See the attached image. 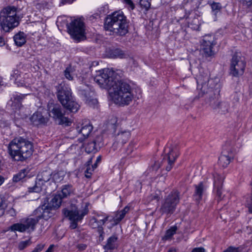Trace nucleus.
<instances>
[{
  "mask_svg": "<svg viewBox=\"0 0 252 252\" xmlns=\"http://www.w3.org/2000/svg\"><path fill=\"white\" fill-rule=\"evenodd\" d=\"M109 94L113 101L120 106L129 104L135 96L133 89L128 83L119 80L114 84Z\"/></svg>",
  "mask_w": 252,
  "mask_h": 252,
  "instance_id": "obj_1",
  "label": "nucleus"
},
{
  "mask_svg": "<svg viewBox=\"0 0 252 252\" xmlns=\"http://www.w3.org/2000/svg\"><path fill=\"white\" fill-rule=\"evenodd\" d=\"M8 153L11 158L17 161H23L30 157L33 153L31 142L22 137L13 139L7 146Z\"/></svg>",
  "mask_w": 252,
  "mask_h": 252,
  "instance_id": "obj_2",
  "label": "nucleus"
},
{
  "mask_svg": "<svg viewBox=\"0 0 252 252\" xmlns=\"http://www.w3.org/2000/svg\"><path fill=\"white\" fill-rule=\"evenodd\" d=\"M104 28L113 34L125 35L128 32V24L126 17L121 11H116L109 15L106 19Z\"/></svg>",
  "mask_w": 252,
  "mask_h": 252,
  "instance_id": "obj_3",
  "label": "nucleus"
},
{
  "mask_svg": "<svg viewBox=\"0 0 252 252\" xmlns=\"http://www.w3.org/2000/svg\"><path fill=\"white\" fill-rule=\"evenodd\" d=\"M17 9L14 6H8L0 11V24L5 32H9L19 25Z\"/></svg>",
  "mask_w": 252,
  "mask_h": 252,
  "instance_id": "obj_4",
  "label": "nucleus"
},
{
  "mask_svg": "<svg viewBox=\"0 0 252 252\" xmlns=\"http://www.w3.org/2000/svg\"><path fill=\"white\" fill-rule=\"evenodd\" d=\"M59 100L62 105L71 112L76 113L80 108V105L74 100L69 88L61 86L57 94Z\"/></svg>",
  "mask_w": 252,
  "mask_h": 252,
  "instance_id": "obj_5",
  "label": "nucleus"
},
{
  "mask_svg": "<svg viewBox=\"0 0 252 252\" xmlns=\"http://www.w3.org/2000/svg\"><path fill=\"white\" fill-rule=\"evenodd\" d=\"M118 79L115 77V72L109 68H104L97 71L94 81L102 88L108 91Z\"/></svg>",
  "mask_w": 252,
  "mask_h": 252,
  "instance_id": "obj_6",
  "label": "nucleus"
},
{
  "mask_svg": "<svg viewBox=\"0 0 252 252\" xmlns=\"http://www.w3.org/2000/svg\"><path fill=\"white\" fill-rule=\"evenodd\" d=\"M68 31L71 37L77 41L85 38L84 24L80 19L72 21L68 26Z\"/></svg>",
  "mask_w": 252,
  "mask_h": 252,
  "instance_id": "obj_7",
  "label": "nucleus"
},
{
  "mask_svg": "<svg viewBox=\"0 0 252 252\" xmlns=\"http://www.w3.org/2000/svg\"><path fill=\"white\" fill-rule=\"evenodd\" d=\"M88 210L85 208L84 210H80L76 208L72 209L70 210L67 209H64L63 213L65 217H68L70 220V227L72 229L77 228L78 222L81 221L83 217L87 214Z\"/></svg>",
  "mask_w": 252,
  "mask_h": 252,
  "instance_id": "obj_8",
  "label": "nucleus"
},
{
  "mask_svg": "<svg viewBox=\"0 0 252 252\" xmlns=\"http://www.w3.org/2000/svg\"><path fill=\"white\" fill-rule=\"evenodd\" d=\"M47 110L49 116L56 120L59 121V124L60 125L65 124L69 125L70 120L64 116V113L63 112L61 107L58 104H55L52 101L49 102L47 105Z\"/></svg>",
  "mask_w": 252,
  "mask_h": 252,
  "instance_id": "obj_9",
  "label": "nucleus"
},
{
  "mask_svg": "<svg viewBox=\"0 0 252 252\" xmlns=\"http://www.w3.org/2000/svg\"><path fill=\"white\" fill-rule=\"evenodd\" d=\"M246 67V63L242 57L238 54L233 55L231 60L230 74L234 77H239L243 74Z\"/></svg>",
  "mask_w": 252,
  "mask_h": 252,
  "instance_id": "obj_10",
  "label": "nucleus"
},
{
  "mask_svg": "<svg viewBox=\"0 0 252 252\" xmlns=\"http://www.w3.org/2000/svg\"><path fill=\"white\" fill-rule=\"evenodd\" d=\"M38 222V219L33 218H28L22 220L20 222L16 223L12 225L9 230L12 232L18 231L24 232L28 229H31L33 230L34 229L35 224Z\"/></svg>",
  "mask_w": 252,
  "mask_h": 252,
  "instance_id": "obj_11",
  "label": "nucleus"
},
{
  "mask_svg": "<svg viewBox=\"0 0 252 252\" xmlns=\"http://www.w3.org/2000/svg\"><path fill=\"white\" fill-rule=\"evenodd\" d=\"M179 194L177 191L171 192L165 199L162 204L160 211L162 213L172 214L174 211L177 204L179 203Z\"/></svg>",
  "mask_w": 252,
  "mask_h": 252,
  "instance_id": "obj_12",
  "label": "nucleus"
},
{
  "mask_svg": "<svg viewBox=\"0 0 252 252\" xmlns=\"http://www.w3.org/2000/svg\"><path fill=\"white\" fill-rule=\"evenodd\" d=\"M216 42L213 35H208L204 37L201 44V50L206 56H211L214 54V46Z\"/></svg>",
  "mask_w": 252,
  "mask_h": 252,
  "instance_id": "obj_13",
  "label": "nucleus"
},
{
  "mask_svg": "<svg viewBox=\"0 0 252 252\" xmlns=\"http://www.w3.org/2000/svg\"><path fill=\"white\" fill-rule=\"evenodd\" d=\"M76 129L78 135H80L78 139L82 142L89 135L93 129V126L88 121H83L78 123Z\"/></svg>",
  "mask_w": 252,
  "mask_h": 252,
  "instance_id": "obj_14",
  "label": "nucleus"
},
{
  "mask_svg": "<svg viewBox=\"0 0 252 252\" xmlns=\"http://www.w3.org/2000/svg\"><path fill=\"white\" fill-rule=\"evenodd\" d=\"M53 210H54L48 207V205L44 204L40 206L34 211V214L35 217L33 218L37 219L38 221L41 218L48 220L53 216Z\"/></svg>",
  "mask_w": 252,
  "mask_h": 252,
  "instance_id": "obj_15",
  "label": "nucleus"
},
{
  "mask_svg": "<svg viewBox=\"0 0 252 252\" xmlns=\"http://www.w3.org/2000/svg\"><path fill=\"white\" fill-rule=\"evenodd\" d=\"M234 153L230 147H223L222 154L219 158V163L223 167H226L233 158Z\"/></svg>",
  "mask_w": 252,
  "mask_h": 252,
  "instance_id": "obj_16",
  "label": "nucleus"
},
{
  "mask_svg": "<svg viewBox=\"0 0 252 252\" xmlns=\"http://www.w3.org/2000/svg\"><path fill=\"white\" fill-rule=\"evenodd\" d=\"M219 90L217 91V94L212 95L206 100L208 103L214 109H221L224 111L227 108V105L225 102H221L219 100Z\"/></svg>",
  "mask_w": 252,
  "mask_h": 252,
  "instance_id": "obj_17",
  "label": "nucleus"
},
{
  "mask_svg": "<svg viewBox=\"0 0 252 252\" xmlns=\"http://www.w3.org/2000/svg\"><path fill=\"white\" fill-rule=\"evenodd\" d=\"M129 211V207L126 206L123 210L115 213L112 216H110L109 222H110V225L108 227L110 228L118 224L124 219Z\"/></svg>",
  "mask_w": 252,
  "mask_h": 252,
  "instance_id": "obj_18",
  "label": "nucleus"
},
{
  "mask_svg": "<svg viewBox=\"0 0 252 252\" xmlns=\"http://www.w3.org/2000/svg\"><path fill=\"white\" fill-rule=\"evenodd\" d=\"M78 89L80 94L86 98V102L89 105L95 104L97 103L96 99L91 98L94 93L91 91V89L88 86H80Z\"/></svg>",
  "mask_w": 252,
  "mask_h": 252,
  "instance_id": "obj_19",
  "label": "nucleus"
},
{
  "mask_svg": "<svg viewBox=\"0 0 252 252\" xmlns=\"http://www.w3.org/2000/svg\"><path fill=\"white\" fill-rule=\"evenodd\" d=\"M64 75L66 79L69 81H72L75 77H78L79 82L85 80L88 76V74H84L83 76H77L75 68L71 66H68L64 71Z\"/></svg>",
  "mask_w": 252,
  "mask_h": 252,
  "instance_id": "obj_20",
  "label": "nucleus"
},
{
  "mask_svg": "<svg viewBox=\"0 0 252 252\" xmlns=\"http://www.w3.org/2000/svg\"><path fill=\"white\" fill-rule=\"evenodd\" d=\"M214 190L216 191L219 199H221V187L223 181V177L220 174L215 173L213 174Z\"/></svg>",
  "mask_w": 252,
  "mask_h": 252,
  "instance_id": "obj_21",
  "label": "nucleus"
},
{
  "mask_svg": "<svg viewBox=\"0 0 252 252\" xmlns=\"http://www.w3.org/2000/svg\"><path fill=\"white\" fill-rule=\"evenodd\" d=\"M194 187L193 198L196 202H199L202 200L207 187L203 182H200L198 184L195 185Z\"/></svg>",
  "mask_w": 252,
  "mask_h": 252,
  "instance_id": "obj_22",
  "label": "nucleus"
},
{
  "mask_svg": "<svg viewBox=\"0 0 252 252\" xmlns=\"http://www.w3.org/2000/svg\"><path fill=\"white\" fill-rule=\"evenodd\" d=\"M63 199L61 195L57 193L52 196L47 205L50 208L57 210L61 207Z\"/></svg>",
  "mask_w": 252,
  "mask_h": 252,
  "instance_id": "obj_23",
  "label": "nucleus"
},
{
  "mask_svg": "<svg viewBox=\"0 0 252 252\" xmlns=\"http://www.w3.org/2000/svg\"><path fill=\"white\" fill-rule=\"evenodd\" d=\"M30 121L33 125L38 126L46 123L48 122V119L44 118L40 112L37 111L30 117Z\"/></svg>",
  "mask_w": 252,
  "mask_h": 252,
  "instance_id": "obj_24",
  "label": "nucleus"
},
{
  "mask_svg": "<svg viewBox=\"0 0 252 252\" xmlns=\"http://www.w3.org/2000/svg\"><path fill=\"white\" fill-rule=\"evenodd\" d=\"M167 150H168L167 153L168 160H170V163L171 162H175L176 159L179 155L178 147L176 146H172L165 149V151H167Z\"/></svg>",
  "mask_w": 252,
  "mask_h": 252,
  "instance_id": "obj_25",
  "label": "nucleus"
},
{
  "mask_svg": "<svg viewBox=\"0 0 252 252\" xmlns=\"http://www.w3.org/2000/svg\"><path fill=\"white\" fill-rule=\"evenodd\" d=\"M28 94H16L13 95L12 103L11 104L12 109L14 110H20L22 107L21 100L25 98Z\"/></svg>",
  "mask_w": 252,
  "mask_h": 252,
  "instance_id": "obj_26",
  "label": "nucleus"
},
{
  "mask_svg": "<svg viewBox=\"0 0 252 252\" xmlns=\"http://www.w3.org/2000/svg\"><path fill=\"white\" fill-rule=\"evenodd\" d=\"M118 237L116 235H113L110 237L107 240V243L104 246V249L105 250V252H107L108 250H113L116 249L117 245Z\"/></svg>",
  "mask_w": 252,
  "mask_h": 252,
  "instance_id": "obj_27",
  "label": "nucleus"
},
{
  "mask_svg": "<svg viewBox=\"0 0 252 252\" xmlns=\"http://www.w3.org/2000/svg\"><path fill=\"white\" fill-rule=\"evenodd\" d=\"M26 34L23 32H20L14 35L13 40L16 46L21 47L26 43Z\"/></svg>",
  "mask_w": 252,
  "mask_h": 252,
  "instance_id": "obj_28",
  "label": "nucleus"
},
{
  "mask_svg": "<svg viewBox=\"0 0 252 252\" xmlns=\"http://www.w3.org/2000/svg\"><path fill=\"white\" fill-rule=\"evenodd\" d=\"M22 79V82L24 83L23 85H18L19 87H25L26 88L30 87L31 85L33 83L34 79L30 73L22 74L21 78Z\"/></svg>",
  "mask_w": 252,
  "mask_h": 252,
  "instance_id": "obj_29",
  "label": "nucleus"
},
{
  "mask_svg": "<svg viewBox=\"0 0 252 252\" xmlns=\"http://www.w3.org/2000/svg\"><path fill=\"white\" fill-rule=\"evenodd\" d=\"M90 224L93 228H99L100 235L101 236L102 235L103 233L102 226L104 224V221H101L100 222L98 219L93 217L90 221Z\"/></svg>",
  "mask_w": 252,
  "mask_h": 252,
  "instance_id": "obj_30",
  "label": "nucleus"
},
{
  "mask_svg": "<svg viewBox=\"0 0 252 252\" xmlns=\"http://www.w3.org/2000/svg\"><path fill=\"white\" fill-rule=\"evenodd\" d=\"M73 192L72 187L69 185L63 186L62 188V190L58 192V193L61 195L63 199L67 197L72 194Z\"/></svg>",
  "mask_w": 252,
  "mask_h": 252,
  "instance_id": "obj_31",
  "label": "nucleus"
},
{
  "mask_svg": "<svg viewBox=\"0 0 252 252\" xmlns=\"http://www.w3.org/2000/svg\"><path fill=\"white\" fill-rule=\"evenodd\" d=\"M51 176V173L50 171H44L38 175L37 179L45 184L50 180Z\"/></svg>",
  "mask_w": 252,
  "mask_h": 252,
  "instance_id": "obj_32",
  "label": "nucleus"
},
{
  "mask_svg": "<svg viewBox=\"0 0 252 252\" xmlns=\"http://www.w3.org/2000/svg\"><path fill=\"white\" fill-rule=\"evenodd\" d=\"M22 74L21 72L18 70H15L13 71V73L11 74V79H13L15 81V83L18 85H23L24 84L22 82V79L21 78Z\"/></svg>",
  "mask_w": 252,
  "mask_h": 252,
  "instance_id": "obj_33",
  "label": "nucleus"
},
{
  "mask_svg": "<svg viewBox=\"0 0 252 252\" xmlns=\"http://www.w3.org/2000/svg\"><path fill=\"white\" fill-rule=\"evenodd\" d=\"M109 57L112 58L122 59L125 58L126 57V55L121 50L116 49L110 51Z\"/></svg>",
  "mask_w": 252,
  "mask_h": 252,
  "instance_id": "obj_34",
  "label": "nucleus"
},
{
  "mask_svg": "<svg viewBox=\"0 0 252 252\" xmlns=\"http://www.w3.org/2000/svg\"><path fill=\"white\" fill-rule=\"evenodd\" d=\"M44 187L45 184L37 179L34 186L32 188H30L29 191L32 192H39L45 189Z\"/></svg>",
  "mask_w": 252,
  "mask_h": 252,
  "instance_id": "obj_35",
  "label": "nucleus"
},
{
  "mask_svg": "<svg viewBox=\"0 0 252 252\" xmlns=\"http://www.w3.org/2000/svg\"><path fill=\"white\" fill-rule=\"evenodd\" d=\"M130 135L129 131H124L119 133L117 135V139L122 143H126Z\"/></svg>",
  "mask_w": 252,
  "mask_h": 252,
  "instance_id": "obj_36",
  "label": "nucleus"
},
{
  "mask_svg": "<svg viewBox=\"0 0 252 252\" xmlns=\"http://www.w3.org/2000/svg\"><path fill=\"white\" fill-rule=\"evenodd\" d=\"M177 229V228L175 226L171 227L166 231L165 234L163 237V240H168L171 239L172 236L176 233Z\"/></svg>",
  "mask_w": 252,
  "mask_h": 252,
  "instance_id": "obj_37",
  "label": "nucleus"
},
{
  "mask_svg": "<svg viewBox=\"0 0 252 252\" xmlns=\"http://www.w3.org/2000/svg\"><path fill=\"white\" fill-rule=\"evenodd\" d=\"M65 173L63 171H60L53 174L52 179L55 182H60L63 180Z\"/></svg>",
  "mask_w": 252,
  "mask_h": 252,
  "instance_id": "obj_38",
  "label": "nucleus"
},
{
  "mask_svg": "<svg viewBox=\"0 0 252 252\" xmlns=\"http://www.w3.org/2000/svg\"><path fill=\"white\" fill-rule=\"evenodd\" d=\"M27 174V170L24 169L21 170L18 174L13 177V181L17 182L24 179Z\"/></svg>",
  "mask_w": 252,
  "mask_h": 252,
  "instance_id": "obj_39",
  "label": "nucleus"
},
{
  "mask_svg": "<svg viewBox=\"0 0 252 252\" xmlns=\"http://www.w3.org/2000/svg\"><path fill=\"white\" fill-rule=\"evenodd\" d=\"M86 151L87 153H94L96 151L95 142L92 141L89 143L85 147Z\"/></svg>",
  "mask_w": 252,
  "mask_h": 252,
  "instance_id": "obj_40",
  "label": "nucleus"
},
{
  "mask_svg": "<svg viewBox=\"0 0 252 252\" xmlns=\"http://www.w3.org/2000/svg\"><path fill=\"white\" fill-rule=\"evenodd\" d=\"M6 207V203L5 199L3 197H0V216L4 214Z\"/></svg>",
  "mask_w": 252,
  "mask_h": 252,
  "instance_id": "obj_41",
  "label": "nucleus"
},
{
  "mask_svg": "<svg viewBox=\"0 0 252 252\" xmlns=\"http://www.w3.org/2000/svg\"><path fill=\"white\" fill-rule=\"evenodd\" d=\"M210 5L212 10L216 13L218 12L221 8V5L219 2H215L213 1Z\"/></svg>",
  "mask_w": 252,
  "mask_h": 252,
  "instance_id": "obj_42",
  "label": "nucleus"
},
{
  "mask_svg": "<svg viewBox=\"0 0 252 252\" xmlns=\"http://www.w3.org/2000/svg\"><path fill=\"white\" fill-rule=\"evenodd\" d=\"M97 219H98V220L100 221H104V224L106 221H109V216H106L103 214H97L95 217H94Z\"/></svg>",
  "mask_w": 252,
  "mask_h": 252,
  "instance_id": "obj_43",
  "label": "nucleus"
},
{
  "mask_svg": "<svg viewBox=\"0 0 252 252\" xmlns=\"http://www.w3.org/2000/svg\"><path fill=\"white\" fill-rule=\"evenodd\" d=\"M223 252H242V247H234L232 246L229 247Z\"/></svg>",
  "mask_w": 252,
  "mask_h": 252,
  "instance_id": "obj_44",
  "label": "nucleus"
},
{
  "mask_svg": "<svg viewBox=\"0 0 252 252\" xmlns=\"http://www.w3.org/2000/svg\"><path fill=\"white\" fill-rule=\"evenodd\" d=\"M140 5L142 9L147 11L151 6L149 1H140Z\"/></svg>",
  "mask_w": 252,
  "mask_h": 252,
  "instance_id": "obj_45",
  "label": "nucleus"
},
{
  "mask_svg": "<svg viewBox=\"0 0 252 252\" xmlns=\"http://www.w3.org/2000/svg\"><path fill=\"white\" fill-rule=\"evenodd\" d=\"M31 243V242L30 240L24 241L21 242L19 244V249L21 250H23L28 246H29Z\"/></svg>",
  "mask_w": 252,
  "mask_h": 252,
  "instance_id": "obj_46",
  "label": "nucleus"
},
{
  "mask_svg": "<svg viewBox=\"0 0 252 252\" xmlns=\"http://www.w3.org/2000/svg\"><path fill=\"white\" fill-rule=\"evenodd\" d=\"M197 89H200L203 93L205 92V87L206 86V83H203L198 78L197 79Z\"/></svg>",
  "mask_w": 252,
  "mask_h": 252,
  "instance_id": "obj_47",
  "label": "nucleus"
},
{
  "mask_svg": "<svg viewBox=\"0 0 252 252\" xmlns=\"http://www.w3.org/2000/svg\"><path fill=\"white\" fill-rule=\"evenodd\" d=\"M135 143L134 142H131L127 147L126 152L127 154H130L135 148Z\"/></svg>",
  "mask_w": 252,
  "mask_h": 252,
  "instance_id": "obj_48",
  "label": "nucleus"
},
{
  "mask_svg": "<svg viewBox=\"0 0 252 252\" xmlns=\"http://www.w3.org/2000/svg\"><path fill=\"white\" fill-rule=\"evenodd\" d=\"M126 6L129 10H133L134 7V4L132 2V1H125Z\"/></svg>",
  "mask_w": 252,
  "mask_h": 252,
  "instance_id": "obj_49",
  "label": "nucleus"
},
{
  "mask_svg": "<svg viewBox=\"0 0 252 252\" xmlns=\"http://www.w3.org/2000/svg\"><path fill=\"white\" fill-rule=\"evenodd\" d=\"M44 247V244H39L36 247L32 252H39L43 249Z\"/></svg>",
  "mask_w": 252,
  "mask_h": 252,
  "instance_id": "obj_50",
  "label": "nucleus"
},
{
  "mask_svg": "<svg viewBox=\"0 0 252 252\" xmlns=\"http://www.w3.org/2000/svg\"><path fill=\"white\" fill-rule=\"evenodd\" d=\"M249 201H247V206L249 208V212L252 213V198L250 197Z\"/></svg>",
  "mask_w": 252,
  "mask_h": 252,
  "instance_id": "obj_51",
  "label": "nucleus"
},
{
  "mask_svg": "<svg viewBox=\"0 0 252 252\" xmlns=\"http://www.w3.org/2000/svg\"><path fill=\"white\" fill-rule=\"evenodd\" d=\"M101 159V157L100 156H99L97 157L95 163L92 166L93 169L92 170H94V169H95L97 166V164L100 162V160Z\"/></svg>",
  "mask_w": 252,
  "mask_h": 252,
  "instance_id": "obj_52",
  "label": "nucleus"
},
{
  "mask_svg": "<svg viewBox=\"0 0 252 252\" xmlns=\"http://www.w3.org/2000/svg\"><path fill=\"white\" fill-rule=\"evenodd\" d=\"M191 252H205V250L202 247L193 248Z\"/></svg>",
  "mask_w": 252,
  "mask_h": 252,
  "instance_id": "obj_53",
  "label": "nucleus"
},
{
  "mask_svg": "<svg viewBox=\"0 0 252 252\" xmlns=\"http://www.w3.org/2000/svg\"><path fill=\"white\" fill-rule=\"evenodd\" d=\"M174 162H171L170 163V160H168V165L166 167V170L169 171L173 167Z\"/></svg>",
  "mask_w": 252,
  "mask_h": 252,
  "instance_id": "obj_54",
  "label": "nucleus"
},
{
  "mask_svg": "<svg viewBox=\"0 0 252 252\" xmlns=\"http://www.w3.org/2000/svg\"><path fill=\"white\" fill-rule=\"evenodd\" d=\"M160 167V165L158 162H155L154 165L153 166V169L154 170H157Z\"/></svg>",
  "mask_w": 252,
  "mask_h": 252,
  "instance_id": "obj_55",
  "label": "nucleus"
},
{
  "mask_svg": "<svg viewBox=\"0 0 252 252\" xmlns=\"http://www.w3.org/2000/svg\"><path fill=\"white\" fill-rule=\"evenodd\" d=\"M86 245L85 244H78L77 245V248L80 250H83L86 248Z\"/></svg>",
  "mask_w": 252,
  "mask_h": 252,
  "instance_id": "obj_56",
  "label": "nucleus"
},
{
  "mask_svg": "<svg viewBox=\"0 0 252 252\" xmlns=\"http://www.w3.org/2000/svg\"><path fill=\"white\" fill-rule=\"evenodd\" d=\"M117 122V118L116 117L113 116L112 119L110 120V124L111 125H115Z\"/></svg>",
  "mask_w": 252,
  "mask_h": 252,
  "instance_id": "obj_57",
  "label": "nucleus"
},
{
  "mask_svg": "<svg viewBox=\"0 0 252 252\" xmlns=\"http://www.w3.org/2000/svg\"><path fill=\"white\" fill-rule=\"evenodd\" d=\"M5 44V40L2 37H0V47L4 45Z\"/></svg>",
  "mask_w": 252,
  "mask_h": 252,
  "instance_id": "obj_58",
  "label": "nucleus"
},
{
  "mask_svg": "<svg viewBox=\"0 0 252 252\" xmlns=\"http://www.w3.org/2000/svg\"><path fill=\"white\" fill-rule=\"evenodd\" d=\"M53 247H54L53 245H50V246L49 247L48 250L45 252H52Z\"/></svg>",
  "mask_w": 252,
  "mask_h": 252,
  "instance_id": "obj_59",
  "label": "nucleus"
},
{
  "mask_svg": "<svg viewBox=\"0 0 252 252\" xmlns=\"http://www.w3.org/2000/svg\"><path fill=\"white\" fill-rule=\"evenodd\" d=\"M90 170V169H89V168H87V170H86V177L87 178H89L90 177V175H88L87 174L89 173V174H91V173L89 171Z\"/></svg>",
  "mask_w": 252,
  "mask_h": 252,
  "instance_id": "obj_60",
  "label": "nucleus"
},
{
  "mask_svg": "<svg viewBox=\"0 0 252 252\" xmlns=\"http://www.w3.org/2000/svg\"><path fill=\"white\" fill-rule=\"evenodd\" d=\"M4 182V178L0 176V186Z\"/></svg>",
  "mask_w": 252,
  "mask_h": 252,
  "instance_id": "obj_61",
  "label": "nucleus"
},
{
  "mask_svg": "<svg viewBox=\"0 0 252 252\" xmlns=\"http://www.w3.org/2000/svg\"><path fill=\"white\" fill-rule=\"evenodd\" d=\"M3 85V82L1 77H0V87Z\"/></svg>",
  "mask_w": 252,
  "mask_h": 252,
  "instance_id": "obj_62",
  "label": "nucleus"
},
{
  "mask_svg": "<svg viewBox=\"0 0 252 252\" xmlns=\"http://www.w3.org/2000/svg\"><path fill=\"white\" fill-rule=\"evenodd\" d=\"M198 28H199V27H198V25L197 24H196V25H195V26H194V27H191V28H192V29H194V30H197V29H198Z\"/></svg>",
  "mask_w": 252,
  "mask_h": 252,
  "instance_id": "obj_63",
  "label": "nucleus"
},
{
  "mask_svg": "<svg viewBox=\"0 0 252 252\" xmlns=\"http://www.w3.org/2000/svg\"><path fill=\"white\" fill-rule=\"evenodd\" d=\"M168 252H176V251L174 249H171L168 251Z\"/></svg>",
  "mask_w": 252,
  "mask_h": 252,
  "instance_id": "obj_64",
  "label": "nucleus"
}]
</instances>
